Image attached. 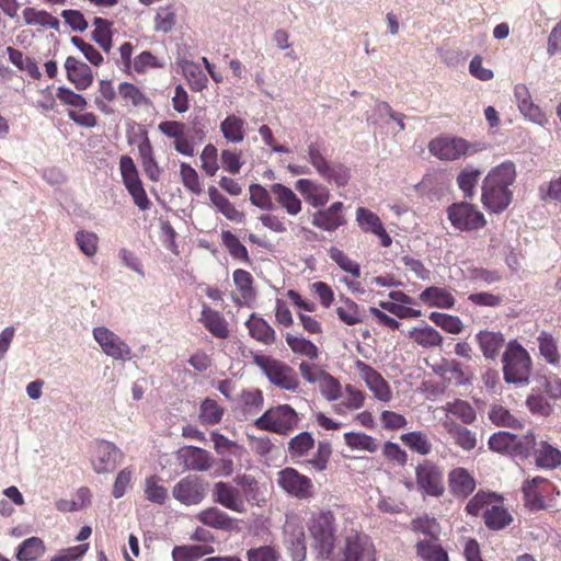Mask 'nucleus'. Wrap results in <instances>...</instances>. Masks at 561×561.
Here are the masks:
<instances>
[{"mask_svg": "<svg viewBox=\"0 0 561 561\" xmlns=\"http://www.w3.org/2000/svg\"><path fill=\"white\" fill-rule=\"evenodd\" d=\"M409 334L410 337L422 347H436L440 346L443 343L442 334L430 325L414 328Z\"/></svg>", "mask_w": 561, "mask_h": 561, "instance_id": "nucleus-35", "label": "nucleus"}, {"mask_svg": "<svg viewBox=\"0 0 561 561\" xmlns=\"http://www.w3.org/2000/svg\"><path fill=\"white\" fill-rule=\"evenodd\" d=\"M213 499L214 502L232 512H245V505L241 491L228 482L219 481L214 484Z\"/></svg>", "mask_w": 561, "mask_h": 561, "instance_id": "nucleus-16", "label": "nucleus"}, {"mask_svg": "<svg viewBox=\"0 0 561 561\" xmlns=\"http://www.w3.org/2000/svg\"><path fill=\"white\" fill-rule=\"evenodd\" d=\"M286 343L295 354L306 356L309 359H316L319 356L318 347L307 339L288 333L286 335Z\"/></svg>", "mask_w": 561, "mask_h": 561, "instance_id": "nucleus-48", "label": "nucleus"}, {"mask_svg": "<svg viewBox=\"0 0 561 561\" xmlns=\"http://www.w3.org/2000/svg\"><path fill=\"white\" fill-rule=\"evenodd\" d=\"M448 414H453L458 417L465 424H472L477 419V413L473 407L463 400H455L448 402L445 407Z\"/></svg>", "mask_w": 561, "mask_h": 561, "instance_id": "nucleus-47", "label": "nucleus"}, {"mask_svg": "<svg viewBox=\"0 0 561 561\" xmlns=\"http://www.w3.org/2000/svg\"><path fill=\"white\" fill-rule=\"evenodd\" d=\"M117 93L126 105H128L129 103L133 106L148 104V99L146 98V95L139 90V88H137L135 84L130 82L125 81L119 83Z\"/></svg>", "mask_w": 561, "mask_h": 561, "instance_id": "nucleus-55", "label": "nucleus"}, {"mask_svg": "<svg viewBox=\"0 0 561 561\" xmlns=\"http://www.w3.org/2000/svg\"><path fill=\"white\" fill-rule=\"evenodd\" d=\"M271 193L276 203L290 216H297L301 211L302 203L296 193L280 183L271 185Z\"/></svg>", "mask_w": 561, "mask_h": 561, "instance_id": "nucleus-25", "label": "nucleus"}, {"mask_svg": "<svg viewBox=\"0 0 561 561\" xmlns=\"http://www.w3.org/2000/svg\"><path fill=\"white\" fill-rule=\"evenodd\" d=\"M337 318L347 325H355L363 322V314L359 306L350 298H343V305L336 308Z\"/></svg>", "mask_w": 561, "mask_h": 561, "instance_id": "nucleus-45", "label": "nucleus"}, {"mask_svg": "<svg viewBox=\"0 0 561 561\" xmlns=\"http://www.w3.org/2000/svg\"><path fill=\"white\" fill-rule=\"evenodd\" d=\"M93 337L103 353L115 360H129L131 358L130 346L115 332L106 327L93 329Z\"/></svg>", "mask_w": 561, "mask_h": 561, "instance_id": "nucleus-9", "label": "nucleus"}, {"mask_svg": "<svg viewBox=\"0 0 561 561\" xmlns=\"http://www.w3.org/2000/svg\"><path fill=\"white\" fill-rule=\"evenodd\" d=\"M201 321L214 336L218 339L228 337L227 322L218 311L204 305Z\"/></svg>", "mask_w": 561, "mask_h": 561, "instance_id": "nucleus-30", "label": "nucleus"}, {"mask_svg": "<svg viewBox=\"0 0 561 561\" xmlns=\"http://www.w3.org/2000/svg\"><path fill=\"white\" fill-rule=\"evenodd\" d=\"M343 203L335 202L329 208L319 210L312 216V225L324 231H335L339 227L345 224V218L342 214Z\"/></svg>", "mask_w": 561, "mask_h": 561, "instance_id": "nucleus-19", "label": "nucleus"}, {"mask_svg": "<svg viewBox=\"0 0 561 561\" xmlns=\"http://www.w3.org/2000/svg\"><path fill=\"white\" fill-rule=\"evenodd\" d=\"M232 278L243 299H251L254 296L253 277L248 271L238 268L233 272Z\"/></svg>", "mask_w": 561, "mask_h": 561, "instance_id": "nucleus-64", "label": "nucleus"}, {"mask_svg": "<svg viewBox=\"0 0 561 561\" xmlns=\"http://www.w3.org/2000/svg\"><path fill=\"white\" fill-rule=\"evenodd\" d=\"M416 484L420 491L430 496H442L445 486L443 471L431 460H423L415 468Z\"/></svg>", "mask_w": 561, "mask_h": 561, "instance_id": "nucleus-8", "label": "nucleus"}, {"mask_svg": "<svg viewBox=\"0 0 561 561\" xmlns=\"http://www.w3.org/2000/svg\"><path fill=\"white\" fill-rule=\"evenodd\" d=\"M526 405L533 414L550 416L554 411V404L543 393H531L526 400Z\"/></svg>", "mask_w": 561, "mask_h": 561, "instance_id": "nucleus-54", "label": "nucleus"}, {"mask_svg": "<svg viewBox=\"0 0 561 561\" xmlns=\"http://www.w3.org/2000/svg\"><path fill=\"white\" fill-rule=\"evenodd\" d=\"M444 426L447 433L451 436L455 444L461 449L470 451L477 446V433L456 423L455 421H446Z\"/></svg>", "mask_w": 561, "mask_h": 561, "instance_id": "nucleus-26", "label": "nucleus"}, {"mask_svg": "<svg viewBox=\"0 0 561 561\" xmlns=\"http://www.w3.org/2000/svg\"><path fill=\"white\" fill-rule=\"evenodd\" d=\"M23 18L27 25L48 26L53 30L59 28V20L44 10H35L34 8H25L23 10Z\"/></svg>", "mask_w": 561, "mask_h": 561, "instance_id": "nucleus-40", "label": "nucleus"}, {"mask_svg": "<svg viewBox=\"0 0 561 561\" xmlns=\"http://www.w3.org/2000/svg\"><path fill=\"white\" fill-rule=\"evenodd\" d=\"M278 485L288 494L305 500L312 495L313 484L310 478L287 467L277 474Z\"/></svg>", "mask_w": 561, "mask_h": 561, "instance_id": "nucleus-11", "label": "nucleus"}, {"mask_svg": "<svg viewBox=\"0 0 561 561\" xmlns=\"http://www.w3.org/2000/svg\"><path fill=\"white\" fill-rule=\"evenodd\" d=\"M65 69L67 71L68 80L72 82L78 90H85L91 85L93 75L91 68L87 64L69 56L66 59Z\"/></svg>", "mask_w": 561, "mask_h": 561, "instance_id": "nucleus-22", "label": "nucleus"}, {"mask_svg": "<svg viewBox=\"0 0 561 561\" xmlns=\"http://www.w3.org/2000/svg\"><path fill=\"white\" fill-rule=\"evenodd\" d=\"M197 519L207 527L225 531L231 530L233 526V519L226 512L215 506L199 512Z\"/></svg>", "mask_w": 561, "mask_h": 561, "instance_id": "nucleus-27", "label": "nucleus"}, {"mask_svg": "<svg viewBox=\"0 0 561 561\" xmlns=\"http://www.w3.org/2000/svg\"><path fill=\"white\" fill-rule=\"evenodd\" d=\"M514 96L519 112L529 121L541 126L548 122L541 108L533 102L529 90L525 84L515 85Z\"/></svg>", "mask_w": 561, "mask_h": 561, "instance_id": "nucleus-18", "label": "nucleus"}, {"mask_svg": "<svg viewBox=\"0 0 561 561\" xmlns=\"http://www.w3.org/2000/svg\"><path fill=\"white\" fill-rule=\"evenodd\" d=\"M400 439L411 450L422 456H426L432 451V444L428 439V436L422 431H414L402 434Z\"/></svg>", "mask_w": 561, "mask_h": 561, "instance_id": "nucleus-37", "label": "nucleus"}, {"mask_svg": "<svg viewBox=\"0 0 561 561\" xmlns=\"http://www.w3.org/2000/svg\"><path fill=\"white\" fill-rule=\"evenodd\" d=\"M9 60L20 70L27 72L32 78L39 79L42 73L34 59L24 57L21 50L11 46L7 47Z\"/></svg>", "mask_w": 561, "mask_h": 561, "instance_id": "nucleus-42", "label": "nucleus"}, {"mask_svg": "<svg viewBox=\"0 0 561 561\" xmlns=\"http://www.w3.org/2000/svg\"><path fill=\"white\" fill-rule=\"evenodd\" d=\"M45 552V546L38 537H30L25 539L18 548V561H34L42 557Z\"/></svg>", "mask_w": 561, "mask_h": 561, "instance_id": "nucleus-38", "label": "nucleus"}, {"mask_svg": "<svg viewBox=\"0 0 561 561\" xmlns=\"http://www.w3.org/2000/svg\"><path fill=\"white\" fill-rule=\"evenodd\" d=\"M247 561H280V552L274 546L262 545L247 550Z\"/></svg>", "mask_w": 561, "mask_h": 561, "instance_id": "nucleus-61", "label": "nucleus"}, {"mask_svg": "<svg viewBox=\"0 0 561 561\" xmlns=\"http://www.w3.org/2000/svg\"><path fill=\"white\" fill-rule=\"evenodd\" d=\"M309 533L312 539L311 547L320 559H329L335 546L336 527L335 517L332 512H319L311 516L308 523Z\"/></svg>", "mask_w": 561, "mask_h": 561, "instance_id": "nucleus-2", "label": "nucleus"}, {"mask_svg": "<svg viewBox=\"0 0 561 561\" xmlns=\"http://www.w3.org/2000/svg\"><path fill=\"white\" fill-rule=\"evenodd\" d=\"M356 221L364 232L376 234L380 239L382 247L388 248L392 243V239L382 226L378 215L365 207L356 209Z\"/></svg>", "mask_w": 561, "mask_h": 561, "instance_id": "nucleus-17", "label": "nucleus"}, {"mask_svg": "<svg viewBox=\"0 0 561 561\" xmlns=\"http://www.w3.org/2000/svg\"><path fill=\"white\" fill-rule=\"evenodd\" d=\"M488 416L490 421L496 426L520 428L522 422L515 417L506 408L500 404H493L490 407Z\"/></svg>", "mask_w": 561, "mask_h": 561, "instance_id": "nucleus-39", "label": "nucleus"}, {"mask_svg": "<svg viewBox=\"0 0 561 561\" xmlns=\"http://www.w3.org/2000/svg\"><path fill=\"white\" fill-rule=\"evenodd\" d=\"M483 518L485 526L491 530H501L513 522L511 513L499 505L484 510Z\"/></svg>", "mask_w": 561, "mask_h": 561, "instance_id": "nucleus-33", "label": "nucleus"}, {"mask_svg": "<svg viewBox=\"0 0 561 561\" xmlns=\"http://www.w3.org/2000/svg\"><path fill=\"white\" fill-rule=\"evenodd\" d=\"M319 389L321 394L329 401H335L342 397L340 381L329 373L320 374Z\"/></svg>", "mask_w": 561, "mask_h": 561, "instance_id": "nucleus-56", "label": "nucleus"}, {"mask_svg": "<svg viewBox=\"0 0 561 561\" xmlns=\"http://www.w3.org/2000/svg\"><path fill=\"white\" fill-rule=\"evenodd\" d=\"M251 337L254 340L270 345L276 340L275 330L263 319L256 317L254 313L251 314L250 319L245 322Z\"/></svg>", "mask_w": 561, "mask_h": 561, "instance_id": "nucleus-28", "label": "nucleus"}, {"mask_svg": "<svg viewBox=\"0 0 561 561\" xmlns=\"http://www.w3.org/2000/svg\"><path fill=\"white\" fill-rule=\"evenodd\" d=\"M253 364L275 387L295 392L299 388V379L293 367L270 355L253 354Z\"/></svg>", "mask_w": 561, "mask_h": 561, "instance_id": "nucleus-3", "label": "nucleus"}, {"mask_svg": "<svg viewBox=\"0 0 561 561\" xmlns=\"http://www.w3.org/2000/svg\"><path fill=\"white\" fill-rule=\"evenodd\" d=\"M476 341L486 359L494 360L505 344V337L500 331L481 330L476 334Z\"/></svg>", "mask_w": 561, "mask_h": 561, "instance_id": "nucleus-23", "label": "nucleus"}, {"mask_svg": "<svg viewBox=\"0 0 561 561\" xmlns=\"http://www.w3.org/2000/svg\"><path fill=\"white\" fill-rule=\"evenodd\" d=\"M420 298L430 307L449 309L455 305L454 296L447 289L436 286L425 288Z\"/></svg>", "mask_w": 561, "mask_h": 561, "instance_id": "nucleus-29", "label": "nucleus"}, {"mask_svg": "<svg viewBox=\"0 0 561 561\" xmlns=\"http://www.w3.org/2000/svg\"><path fill=\"white\" fill-rule=\"evenodd\" d=\"M178 458L190 470L206 471L211 467L210 454L199 447L185 446L178 451Z\"/></svg>", "mask_w": 561, "mask_h": 561, "instance_id": "nucleus-21", "label": "nucleus"}, {"mask_svg": "<svg viewBox=\"0 0 561 561\" xmlns=\"http://www.w3.org/2000/svg\"><path fill=\"white\" fill-rule=\"evenodd\" d=\"M207 483L198 476L182 478L172 489L173 497L186 506L199 504L206 496Z\"/></svg>", "mask_w": 561, "mask_h": 561, "instance_id": "nucleus-10", "label": "nucleus"}, {"mask_svg": "<svg viewBox=\"0 0 561 561\" xmlns=\"http://www.w3.org/2000/svg\"><path fill=\"white\" fill-rule=\"evenodd\" d=\"M417 554L425 561H448L447 552L432 541H420L416 545Z\"/></svg>", "mask_w": 561, "mask_h": 561, "instance_id": "nucleus-58", "label": "nucleus"}, {"mask_svg": "<svg viewBox=\"0 0 561 561\" xmlns=\"http://www.w3.org/2000/svg\"><path fill=\"white\" fill-rule=\"evenodd\" d=\"M336 561H377L373 540L366 534L351 531L339 547Z\"/></svg>", "mask_w": 561, "mask_h": 561, "instance_id": "nucleus-6", "label": "nucleus"}, {"mask_svg": "<svg viewBox=\"0 0 561 561\" xmlns=\"http://www.w3.org/2000/svg\"><path fill=\"white\" fill-rule=\"evenodd\" d=\"M516 168L512 161L491 169L483 180L481 201L483 206L495 214L504 211L513 199L510 186L515 182Z\"/></svg>", "mask_w": 561, "mask_h": 561, "instance_id": "nucleus-1", "label": "nucleus"}, {"mask_svg": "<svg viewBox=\"0 0 561 561\" xmlns=\"http://www.w3.org/2000/svg\"><path fill=\"white\" fill-rule=\"evenodd\" d=\"M158 480L157 476H150L146 479L145 495L152 503L163 504L168 497V490L163 485H159Z\"/></svg>", "mask_w": 561, "mask_h": 561, "instance_id": "nucleus-63", "label": "nucleus"}, {"mask_svg": "<svg viewBox=\"0 0 561 561\" xmlns=\"http://www.w3.org/2000/svg\"><path fill=\"white\" fill-rule=\"evenodd\" d=\"M221 240L225 247L228 249L229 254L238 261L249 263L250 257L247 248L240 242V240L230 231H222Z\"/></svg>", "mask_w": 561, "mask_h": 561, "instance_id": "nucleus-50", "label": "nucleus"}, {"mask_svg": "<svg viewBox=\"0 0 561 561\" xmlns=\"http://www.w3.org/2000/svg\"><path fill=\"white\" fill-rule=\"evenodd\" d=\"M208 194L210 202L227 219L238 222L242 220L243 214L237 210L230 201L215 186L208 188Z\"/></svg>", "mask_w": 561, "mask_h": 561, "instance_id": "nucleus-34", "label": "nucleus"}, {"mask_svg": "<svg viewBox=\"0 0 561 561\" xmlns=\"http://www.w3.org/2000/svg\"><path fill=\"white\" fill-rule=\"evenodd\" d=\"M536 463L541 468H557L561 465V451L547 442H541Z\"/></svg>", "mask_w": 561, "mask_h": 561, "instance_id": "nucleus-46", "label": "nucleus"}, {"mask_svg": "<svg viewBox=\"0 0 561 561\" xmlns=\"http://www.w3.org/2000/svg\"><path fill=\"white\" fill-rule=\"evenodd\" d=\"M538 347L540 354L546 358L548 363L552 365H558L560 363V356L556 341L550 334L542 332L538 336Z\"/></svg>", "mask_w": 561, "mask_h": 561, "instance_id": "nucleus-62", "label": "nucleus"}, {"mask_svg": "<svg viewBox=\"0 0 561 561\" xmlns=\"http://www.w3.org/2000/svg\"><path fill=\"white\" fill-rule=\"evenodd\" d=\"M119 169L123 183L127 190L142 185L137 168L129 156H122L119 160Z\"/></svg>", "mask_w": 561, "mask_h": 561, "instance_id": "nucleus-51", "label": "nucleus"}, {"mask_svg": "<svg viewBox=\"0 0 561 561\" xmlns=\"http://www.w3.org/2000/svg\"><path fill=\"white\" fill-rule=\"evenodd\" d=\"M122 450L110 442H100L96 444L95 458L92 460L93 470L96 473H108L116 469L123 461Z\"/></svg>", "mask_w": 561, "mask_h": 561, "instance_id": "nucleus-15", "label": "nucleus"}, {"mask_svg": "<svg viewBox=\"0 0 561 561\" xmlns=\"http://www.w3.org/2000/svg\"><path fill=\"white\" fill-rule=\"evenodd\" d=\"M450 492L457 497H467L476 489V480L465 468H455L448 474Z\"/></svg>", "mask_w": 561, "mask_h": 561, "instance_id": "nucleus-24", "label": "nucleus"}, {"mask_svg": "<svg viewBox=\"0 0 561 561\" xmlns=\"http://www.w3.org/2000/svg\"><path fill=\"white\" fill-rule=\"evenodd\" d=\"M299 423L297 412L288 404L270 408L254 421L255 427L279 435H288Z\"/></svg>", "mask_w": 561, "mask_h": 561, "instance_id": "nucleus-5", "label": "nucleus"}, {"mask_svg": "<svg viewBox=\"0 0 561 561\" xmlns=\"http://www.w3.org/2000/svg\"><path fill=\"white\" fill-rule=\"evenodd\" d=\"M165 61L145 50L134 58L133 69L137 73H145L148 69L163 68Z\"/></svg>", "mask_w": 561, "mask_h": 561, "instance_id": "nucleus-59", "label": "nucleus"}, {"mask_svg": "<svg viewBox=\"0 0 561 561\" xmlns=\"http://www.w3.org/2000/svg\"><path fill=\"white\" fill-rule=\"evenodd\" d=\"M354 365L375 399L381 402H389L392 399V390L389 383L375 368L360 359H357Z\"/></svg>", "mask_w": 561, "mask_h": 561, "instance_id": "nucleus-12", "label": "nucleus"}, {"mask_svg": "<svg viewBox=\"0 0 561 561\" xmlns=\"http://www.w3.org/2000/svg\"><path fill=\"white\" fill-rule=\"evenodd\" d=\"M93 24L95 26L91 34L92 39L100 45V47L108 53L112 47V23L103 18H94Z\"/></svg>", "mask_w": 561, "mask_h": 561, "instance_id": "nucleus-41", "label": "nucleus"}, {"mask_svg": "<svg viewBox=\"0 0 561 561\" xmlns=\"http://www.w3.org/2000/svg\"><path fill=\"white\" fill-rule=\"evenodd\" d=\"M224 415V409L209 398H206L201 404L199 420L205 425H215L219 423Z\"/></svg>", "mask_w": 561, "mask_h": 561, "instance_id": "nucleus-52", "label": "nucleus"}, {"mask_svg": "<svg viewBox=\"0 0 561 561\" xmlns=\"http://www.w3.org/2000/svg\"><path fill=\"white\" fill-rule=\"evenodd\" d=\"M284 543L293 561H304L307 556L306 536L302 524L298 518H287L284 525Z\"/></svg>", "mask_w": 561, "mask_h": 561, "instance_id": "nucleus-13", "label": "nucleus"}, {"mask_svg": "<svg viewBox=\"0 0 561 561\" xmlns=\"http://www.w3.org/2000/svg\"><path fill=\"white\" fill-rule=\"evenodd\" d=\"M295 188L314 208L324 206L330 199L329 190L324 185L309 179H299L295 183Z\"/></svg>", "mask_w": 561, "mask_h": 561, "instance_id": "nucleus-20", "label": "nucleus"}, {"mask_svg": "<svg viewBox=\"0 0 561 561\" xmlns=\"http://www.w3.org/2000/svg\"><path fill=\"white\" fill-rule=\"evenodd\" d=\"M428 149L440 160L454 161L467 154L469 142L458 137H438L430 142Z\"/></svg>", "mask_w": 561, "mask_h": 561, "instance_id": "nucleus-14", "label": "nucleus"}, {"mask_svg": "<svg viewBox=\"0 0 561 561\" xmlns=\"http://www.w3.org/2000/svg\"><path fill=\"white\" fill-rule=\"evenodd\" d=\"M245 122L234 114L228 115L220 124V130L225 139L232 144H240L244 139Z\"/></svg>", "mask_w": 561, "mask_h": 561, "instance_id": "nucleus-32", "label": "nucleus"}, {"mask_svg": "<svg viewBox=\"0 0 561 561\" xmlns=\"http://www.w3.org/2000/svg\"><path fill=\"white\" fill-rule=\"evenodd\" d=\"M482 172L479 169H474L472 167H467L460 171L457 176V184L463 192L465 197H473L474 188Z\"/></svg>", "mask_w": 561, "mask_h": 561, "instance_id": "nucleus-44", "label": "nucleus"}, {"mask_svg": "<svg viewBox=\"0 0 561 561\" xmlns=\"http://www.w3.org/2000/svg\"><path fill=\"white\" fill-rule=\"evenodd\" d=\"M451 225L461 231L482 228L485 225L484 215L472 204L467 202L454 203L447 208Z\"/></svg>", "mask_w": 561, "mask_h": 561, "instance_id": "nucleus-7", "label": "nucleus"}, {"mask_svg": "<svg viewBox=\"0 0 561 561\" xmlns=\"http://www.w3.org/2000/svg\"><path fill=\"white\" fill-rule=\"evenodd\" d=\"M503 375L507 383L525 385L531 371L528 352L515 340L510 341L502 356Z\"/></svg>", "mask_w": 561, "mask_h": 561, "instance_id": "nucleus-4", "label": "nucleus"}, {"mask_svg": "<svg viewBox=\"0 0 561 561\" xmlns=\"http://www.w3.org/2000/svg\"><path fill=\"white\" fill-rule=\"evenodd\" d=\"M344 440L352 449L376 453L379 447L377 439L365 433L347 432L344 434Z\"/></svg>", "mask_w": 561, "mask_h": 561, "instance_id": "nucleus-43", "label": "nucleus"}, {"mask_svg": "<svg viewBox=\"0 0 561 561\" xmlns=\"http://www.w3.org/2000/svg\"><path fill=\"white\" fill-rule=\"evenodd\" d=\"M215 549L209 545L175 546L172 550L173 561H197L204 556L214 553Z\"/></svg>", "mask_w": 561, "mask_h": 561, "instance_id": "nucleus-31", "label": "nucleus"}, {"mask_svg": "<svg viewBox=\"0 0 561 561\" xmlns=\"http://www.w3.org/2000/svg\"><path fill=\"white\" fill-rule=\"evenodd\" d=\"M249 191L252 205L265 210H273L275 208L272 202L271 190L267 191L260 184H251Z\"/></svg>", "mask_w": 561, "mask_h": 561, "instance_id": "nucleus-60", "label": "nucleus"}, {"mask_svg": "<svg viewBox=\"0 0 561 561\" xmlns=\"http://www.w3.org/2000/svg\"><path fill=\"white\" fill-rule=\"evenodd\" d=\"M430 320L451 334H459L463 329V323L457 316L434 311L430 314Z\"/></svg>", "mask_w": 561, "mask_h": 561, "instance_id": "nucleus-53", "label": "nucleus"}, {"mask_svg": "<svg viewBox=\"0 0 561 561\" xmlns=\"http://www.w3.org/2000/svg\"><path fill=\"white\" fill-rule=\"evenodd\" d=\"M210 437H211V440L214 443V449L221 457H225V456H240L244 451V448L242 446H240L236 442H232V440L228 439L222 434H219L217 432H213Z\"/></svg>", "mask_w": 561, "mask_h": 561, "instance_id": "nucleus-49", "label": "nucleus"}, {"mask_svg": "<svg viewBox=\"0 0 561 561\" xmlns=\"http://www.w3.org/2000/svg\"><path fill=\"white\" fill-rule=\"evenodd\" d=\"M314 438L309 432H301L289 439L287 451L291 459L301 458L314 447Z\"/></svg>", "mask_w": 561, "mask_h": 561, "instance_id": "nucleus-36", "label": "nucleus"}, {"mask_svg": "<svg viewBox=\"0 0 561 561\" xmlns=\"http://www.w3.org/2000/svg\"><path fill=\"white\" fill-rule=\"evenodd\" d=\"M515 444V433L497 432L489 438V447L497 453H506L513 455Z\"/></svg>", "mask_w": 561, "mask_h": 561, "instance_id": "nucleus-57", "label": "nucleus"}]
</instances>
